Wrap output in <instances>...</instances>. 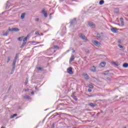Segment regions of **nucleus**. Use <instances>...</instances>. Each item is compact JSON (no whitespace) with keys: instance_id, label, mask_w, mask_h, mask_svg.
I'll return each instance as SVG.
<instances>
[{"instance_id":"2eb2a0df","label":"nucleus","mask_w":128,"mask_h":128,"mask_svg":"<svg viewBox=\"0 0 128 128\" xmlns=\"http://www.w3.org/2000/svg\"><path fill=\"white\" fill-rule=\"evenodd\" d=\"M106 66V62H102L100 64V66L101 68H104Z\"/></svg>"},{"instance_id":"4be33fe9","label":"nucleus","mask_w":128,"mask_h":128,"mask_svg":"<svg viewBox=\"0 0 128 128\" xmlns=\"http://www.w3.org/2000/svg\"><path fill=\"white\" fill-rule=\"evenodd\" d=\"M28 36H27L25 37L23 40L24 42H28Z\"/></svg>"},{"instance_id":"7ed1b4c3","label":"nucleus","mask_w":128,"mask_h":128,"mask_svg":"<svg viewBox=\"0 0 128 128\" xmlns=\"http://www.w3.org/2000/svg\"><path fill=\"white\" fill-rule=\"evenodd\" d=\"M78 36L79 38L83 40H84V42H86L88 40L86 36H84V34H80Z\"/></svg>"},{"instance_id":"a19ab883","label":"nucleus","mask_w":128,"mask_h":128,"mask_svg":"<svg viewBox=\"0 0 128 128\" xmlns=\"http://www.w3.org/2000/svg\"><path fill=\"white\" fill-rule=\"evenodd\" d=\"M88 92H91L92 89H90V88L88 89Z\"/></svg>"},{"instance_id":"412c9836","label":"nucleus","mask_w":128,"mask_h":128,"mask_svg":"<svg viewBox=\"0 0 128 128\" xmlns=\"http://www.w3.org/2000/svg\"><path fill=\"white\" fill-rule=\"evenodd\" d=\"M123 68H128V63H124L122 65Z\"/></svg>"},{"instance_id":"a878e982","label":"nucleus","mask_w":128,"mask_h":128,"mask_svg":"<svg viewBox=\"0 0 128 128\" xmlns=\"http://www.w3.org/2000/svg\"><path fill=\"white\" fill-rule=\"evenodd\" d=\"M8 31H6V32L3 34V36H8Z\"/></svg>"},{"instance_id":"e433bc0d","label":"nucleus","mask_w":128,"mask_h":128,"mask_svg":"<svg viewBox=\"0 0 128 128\" xmlns=\"http://www.w3.org/2000/svg\"><path fill=\"white\" fill-rule=\"evenodd\" d=\"M111 80H112V79H111L110 78V77L106 78V80H109V82Z\"/></svg>"},{"instance_id":"72a5a7b5","label":"nucleus","mask_w":128,"mask_h":128,"mask_svg":"<svg viewBox=\"0 0 128 128\" xmlns=\"http://www.w3.org/2000/svg\"><path fill=\"white\" fill-rule=\"evenodd\" d=\"M88 88H94V86H92V85L90 84L88 85Z\"/></svg>"},{"instance_id":"c9c22d12","label":"nucleus","mask_w":128,"mask_h":128,"mask_svg":"<svg viewBox=\"0 0 128 128\" xmlns=\"http://www.w3.org/2000/svg\"><path fill=\"white\" fill-rule=\"evenodd\" d=\"M118 46L120 48H123L124 46H122V45L120 44H118Z\"/></svg>"},{"instance_id":"c03bdc74","label":"nucleus","mask_w":128,"mask_h":128,"mask_svg":"<svg viewBox=\"0 0 128 128\" xmlns=\"http://www.w3.org/2000/svg\"><path fill=\"white\" fill-rule=\"evenodd\" d=\"M28 90H28V89H26L25 90V92H28Z\"/></svg>"},{"instance_id":"8fccbe9b","label":"nucleus","mask_w":128,"mask_h":128,"mask_svg":"<svg viewBox=\"0 0 128 128\" xmlns=\"http://www.w3.org/2000/svg\"><path fill=\"white\" fill-rule=\"evenodd\" d=\"M32 44H36V42H32Z\"/></svg>"},{"instance_id":"6e6d98bb","label":"nucleus","mask_w":128,"mask_h":128,"mask_svg":"<svg viewBox=\"0 0 128 128\" xmlns=\"http://www.w3.org/2000/svg\"><path fill=\"white\" fill-rule=\"evenodd\" d=\"M62 114V113H60V112L58 113V114Z\"/></svg>"},{"instance_id":"ea45409f","label":"nucleus","mask_w":128,"mask_h":128,"mask_svg":"<svg viewBox=\"0 0 128 128\" xmlns=\"http://www.w3.org/2000/svg\"><path fill=\"white\" fill-rule=\"evenodd\" d=\"M36 22H38L40 20V19L38 18H36L35 19Z\"/></svg>"},{"instance_id":"603ef678","label":"nucleus","mask_w":128,"mask_h":128,"mask_svg":"<svg viewBox=\"0 0 128 128\" xmlns=\"http://www.w3.org/2000/svg\"><path fill=\"white\" fill-rule=\"evenodd\" d=\"M1 128H4V126H2V127H1Z\"/></svg>"},{"instance_id":"b1692460","label":"nucleus","mask_w":128,"mask_h":128,"mask_svg":"<svg viewBox=\"0 0 128 128\" xmlns=\"http://www.w3.org/2000/svg\"><path fill=\"white\" fill-rule=\"evenodd\" d=\"M26 42H23L22 44L21 45L20 48H24V46H26Z\"/></svg>"},{"instance_id":"5fc2aeb1","label":"nucleus","mask_w":128,"mask_h":128,"mask_svg":"<svg viewBox=\"0 0 128 128\" xmlns=\"http://www.w3.org/2000/svg\"><path fill=\"white\" fill-rule=\"evenodd\" d=\"M0 24H2L0 22Z\"/></svg>"},{"instance_id":"09e8293b","label":"nucleus","mask_w":128,"mask_h":128,"mask_svg":"<svg viewBox=\"0 0 128 128\" xmlns=\"http://www.w3.org/2000/svg\"><path fill=\"white\" fill-rule=\"evenodd\" d=\"M56 52V50H54V51H53V52Z\"/></svg>"},{"instance_id":"bb28decb","label":"nucleus","mask_w":128,"mask_h":128,"mask_svg":"<svg viewBox=\"0 0 128 128\" xmlns=\"http://www.w3.org/2000/svg\"><path fill=\"white\" fill-rule=\"evenodd\" d=\"M52 50H54V48H50L48 50V52H51Z\"/></svg>"},{"instance_id":"f03ea898","label":"nucleus","mask_w":128,"mask_h":128,"mask_svg":"<svg viewBox=\"0 0 128 128\" xmlns=\"http://www.w3.org/2000/svg\"><path fill=\"white\" fill-rule=\"evenodd\" d=\"M56 110H66V104L64 103L58 104L57 106Z\"/></svg>"},{"instance_id":"473e14b6","label":"nucleus","mask_w":128,"mask_h":128,"mask_svg":"<svg viewBox=\"0 0 128 128\" xmlns=\"http://www.w3.org/2000/svg\"><path fill=\"white\" fill-rule=\"evenodd\" d=\"M10 56H8V60H7V63L8 64L10 62Z\"/></svg>"},{"instance_id":"3c124183","label":"nucleus","mask_w":128,"mask_h":128,"mask_svg":"<svg viewBox=\"0 0 128 128\" xmlns=\"http://www.w3.org/2000/svg\"><path fill=\"white\" fill-rule=\"evenodd\" d=\"M58 114L56 113V114L55 116H58Z\"/></svg>"},{"instance_id":"39448f33","label":"nucleus","mask_w":128,"mask_h":128,"mask_svg":"<svg viewBox=\"0 0 128 128\" xmlns=\"http://www.w3.org/2000/svg\"><path fill=\"white\" fill-rule=\"evenodd\" d=\"M67 72L70 74H74V72H72V68L70 67L67 69Z\"/></svg>"},{"instance_id":"dca6fc26","label":"nucleus","mask_w":128,"mask_h":128,"mask_svg":"<svg viewBox=\"0 0 128 128\" xmlns=\"http://www.w3.org/2000/svg\"><path fill=\"white\" fill-rule=\"evenodd\" d=\"M84 78L85 80H90V76L88 74H86L84 75Z\"/></svg>"},{"instance_id":"37998d69","label":"nucleus","mask_w":128,"mask_h":128,"mask_svg":"<svg viewBox=\"0 0 128 128\" xmlns=\"http://www.w3.org/2000/svg\"><path fill=\"white\" fill-rule=\"evenodd\" d=\"M52 14H50V18H52Z\"/></svg>"},{"instance_id":"2f4dec72","label":"nucleus","mask_w":128,"mask_h":128,"mask_svg":"<svg viewBox=\"0 0 128 128\" xmlns=\"http://www.w3.org/2000/svg\"><path fill=\"white\" fill-rule=\"evenodd\" d=\"M104 76H106V74H108V70L105 71L104 72Z\"/></svg>"},{"instance_id":"20e7f679","label":"nucleus","mask_w":128,"mask_h":128,"mask_svg":"<svg viewBox=\"0 0 128 128\" xmlns=\"http://www.w3.org/2000/svg\"><path fill=\"white\" fill-rule=\"evenodd\" d=\"M92 44H94L96 46H100L102 44H100V42H98L96 40H93L92 41Z\"/></svg>"},{"instance_id":"6e6552de","label":"nucleus","mask_w":128,"mask_h":128,"mask_svg":"<svg viewBox=\"0 0 128 128\" xmlns=\"http://www.w3.org/2000/svg\"><path fill=\"white\" fill-rule=\"evenodd\" d=\"M42 13L44 14V18H48V13L46 12V10L43 9L42 11Z\"/></svg>"},{"instance_id":"6ab92c4d","label":"nucleus","mask_w":128,"mask_h":128,"mask_svg":"<svg viewBox=\"0 0 128 128\" xmlns=\"http://www.w3.org/2000/svg\"><path fill=\"white\" fill-rule=\"evenodd\" d=\"M74 60V56L72 55L71 58H70V62H72V60Z\"/></svg>"},{"instance_id":"a211bd4d","label":"nucleus","mask_w":128,"mask_h":128,"mask_svg":"<svg viewBox=\"0 0 128 128\" xmlns=\"http://www.w3.org/2000/svg\"><path fill=\"white\" fill-rule=\"evenodd\" d=\"M104 4V0H101L99 2V4L100 6H102V5Z\"/></svg>"},{"instance_id":"58836bf2","label":"nucleus","mask_w":128,"mask_h":128,"mask_svg":"<svg viewBox=\"0 0 128 128\" xmlns=\"http://www.w3.org/2000/svg\"><path fill=\"white\" fill-rule=\"evenodd\" d=\"M114 64L115 66H118V64L116 63V62H114Z\"/></svg>"},{"instance_id":"a18cd8bd","label":"nucleus","mask_w":128,"mask_h":128,"mask_svg":"<svg viewBox=\"0 0 128 128\" xmlns=\"http://www.w3.org/2000/svg\"><path fill=\"white\" fill-rule=\"evenodd\" d=\"M31 94H34V92H31Z\"/></svg>"},{"instance_id":"de8ad7c7","label":"nucleus","mask_w":128,"mask_h":128,"mask_svg":"<svg viewBox=\"0 0 128 128\" xmlns=\"http://www.w3.org/2000/svg\"><path fill=\"white\" fill-rule=\"evenodd\" d=\"M60 2H64V0H60Z\"/></svg>"},{"instance_id":"f3484780","label":"nucleus","mask_w":128,"mask_h":128,"mask_svg":"<svg viewBox=\"0 0 128 128\" xmlns=\"http://www.w3.org/2000/svg\"><path fill=\"white\" fill-rule=\"evenodd\" d=\"M72 98H74V100L76 102H78V98H76V96L72 94Z\"/></svg>"},{"instance_id":"f257e3e1","label":"nucleus","mask_w":128,"mask_h":128,"mask_svg":"<svg viewBox=\"0 0 128 128\" xmlns=\"http://www.w3.org/2000/svg\"><path fill=\"white\" fill-rule=\"evenodd\" d=\"M18 54H16L14 59L13 60L12 64V69L11 70V74H12L14 72V70H16V60H18Z\"/></svg>"},{"instance_id":"1a4fd4ad","label":"nucleus","mask_w":128,"mask_h":128,"mask_svg":"<svg viewBox=\"0 0 128 128\" xmlns=\"http://www.w3.org/2000/svg\"><path fill=\"white\" fill-rule=\"evenodd\" d=\"M88 24L89 26H90V28H96V24H94L93 22H89L88 23Z\"/></svg>"},{"instance_id":"49530a36","label":"nucleus","mask_w":128,"mask_h":128,"mask_svg":"<svg viewBox=\"0 0 128 128\" xmlns=\"http://www.w3.org/2000/svg\"><path fill=\"white\" fill-rule=\"evenodd\" d=\"M72 52H76V51L74 49H72Z\"/></svg>"},{"instance_id":"cd10ccee","label":"nucleus","mask_w":128,"mask_h":128,"mask_svg":"<svg viewBox=\"0 0 128 128\" xmlns=\"http://www.w3.org/2000/svg\"><path fill=\"white\" fill-rule=\"evenodd\" d=\"M22 38H24V36H20L19 38H18V40L21 42V40H22Z\"/></svg>"},{"instance_id":"5701e85b","label":"nucleus","mask_w":128,"mask_h":128,"mask_svg":"<svg viewBox=\"0 0 128 128\" xmlns=\"http://www.w3.org/2000/svg\"><path fill=\"white\" fill-rule=\"evenodd\" d=\"M16 116H18V114H14L10 116V118H16Z\"/></svg>"},{"instance_id":"c756f323","label":"nucleus","mask_w":128,"mask_h":128,"mask_svg":"<svg viewBox=\"0 0 128 128\" xmlns=\"http://www.w3.org/2000/svg\"><path fill=\"white\" fill-rule=\"evenodd\" d=\"M28 78H26V80L24 82L25 84H28Z\"/></svg>"},{"instance_id":"f8f14e48","label":"nucleus","mask_w":128,"mask_h":128,"mask_svg":"<svg viewBox=\"0 0 128 128\" xmlns=\"http://www.w3.org/2000/svg\"><path fill=\"white\" fill-rule=\"evenodd\" d=\"M88 106H91V108H95V106H96V104L90 103L89 104H88Z\"/></svg>"},{"instance_id":"393cba45","label":"nucleus","mask_w":128,"mask_h":128,"mask_svg":"<svg viewBox=\"0 0 128 128\" xmlns=\"http://www.w3.org/2000/svg\"><path fill=\"white\" fill-rule=\"evenodd\" d=\"M120 20L122 26H124V18H120Z\"/></svg>"},{"instance_id":"0eeeda50","label":"nucleus","mask_w":128,"mask_h":128,"mask_svg":"<svg viewBox=\"0 0 128 128\" xmlns=\"http://www.w3.org/2000/svg\"><path fill=\"white\" fill-rule=\"evenodd\" d=\"M111 32L114 34H118V28H111Z\"/></svg>"},{"instance_id":"423d86ee","label":"nucleus","mask_w":128,"mask_h":128,"mask_svg":"<svg viewBox=\"0 0 128 128\" xmlns=\"http://www.w3.org/2000/svg\"><path fill=\"white\" fill-rule=\"evenodd\" d=\"M8 30L10 32H18L20 30V29H18V28H9Z\"/></svg>"},{"instance_id":"ddd939ff","label":"nucleus","mask_w":128,"mask_h":128,"mask_svg":"<svg viewBox=\"0 0 128 128\" xmlns=\"http://www.w3.org/2000/svg\"><path fill=\"white\" fill-rule=\"evenodd\" d=\"M70 26L74 24H75V22H76V18H74L73 20H71L70 22Z\"/></svg>"},{"instance_id":"864d4df0","label":"nucleus","mask_w":128,"mask_h":128,"mask_svg":"<svg viewBox=\"0 0 128 128\" xmlns=\"http://www.w3.org/2000/svg\"><path fill=\"white\" fill-rule=\"evenodd\" d=\"M88 54H89V53H90V52H89V51H88Z\"/></svg>"},{"instance_id":"4c0bfd02","label":"nucleus","mask_w":128,"mask_h":128,"mask_svg":"<svg viewBox=\"0 0 128 128\" xmlns=\"http://www.w3.org/2000/svg\"><path fill=\"white\" fill-rule=\"evenodd\" d=\"M54 126H55L54 123H53L52 126L51 128H54Z\"/></svg>"},{"instance_id":"79ce46f5","label":"nucleus","mask_w":128,"mask_h":128,"mask_svg":"<svg viewBox=\"0 0 128 128\" xmlns=\"http://www.w3.org/2000/svg\"><path fill=\"white\" fill-rule=\"evenodd\" d=\"M35 34H39V32H35Z\"/></svg>"},{"instance_id":"7c9ffc66","label":"nucleus","mask_w":128,"mask_h":128,"mask_svg":"<svg viewBox=\"0 0 128 128\" xmlns=\"http://www.w3.org/2000/svg\"><path fill=\"white\" fill-rule=\"evenodd\" d=\"M96 96V94H92V95H88V94H87V96H88V98H92V96Z\"/></svg>"},{"instance_id":"9b49d317","label":"nucleus","mask_w":128,"mask_h":128,"mask_svg":"<svg viewBox=\"0 0 128 128\" xmlns=\"http://www.w3.org/2000/svg\"><path fill=\"white\" fill-rule=\"evenodd\" d=\"M22 96L24 100H32V98L29 96L26 95V96Z\"/></svg>"},{"instance_id":"4468645a","label":"nucleus","mask_w":128,"mask_h":128,"mask_svg":"<svg viewBox=\"0 0 128 128\" xmlns=\"http://www.w3.org/2000/svg\"><path fill=\"white\" fill-rule=\"evenodd\" d=\"M114 14H118L120 12V9L118 8H115L114 9Z\"/></svg>"},{"instance_id":"aec40b11","label":"nucleus","mask_w":128,"mask_h":128,"mask_svg":"<svg viewBox=\"0 0 128 128\" xmlns=\"http://www.w3.org/2000/svg\"><path fill=\"white\" fill-rule=\"evenodd\" d=\"M24 16H26V13H22L21 14L20 18L22 20H24Z\"/></svg>"},{"instance_id":"f704fd0d","label":"nucleus","mask_w":128,"mask_h":128,"mask_svg":"<svg viewBox=\"0 0 128 128\" xmlns=\"http://www.w3.org/2000/svg\"><path fill=\"white\" fill-rule=\"evenodd\" d=\"M54 48H57V50H58V48H60V47L58 46H54Z\"/></svg>"},{"instance_id":"9d476101","label":"nucleus","mask_w":128,"mask_h":128,"mask_svg":"<svg viewBox=\"0 0 128 128\" xmlns=\"http://www.w3.org/2000/svg\"><path fill=\"white\" fill-rule=\"evenodd\" d=\"M90 70L92 72H96V67L94 66H92L90 68Z\"/></svg>"},{"instance_id":"c85d7f7f","label":"nucleus","mask_w":128,"mask_h":128,"mask_svg":"<svg viewBox=\"0 0 128 128\" xmlns=\"http://www.w3.org/2000/svg\"><path fill=\"white\" fill-rule=\"evenodd\" d=\"M37 70H44V68L42 67H38Z\"/></svg>"}]
</instances>
